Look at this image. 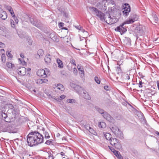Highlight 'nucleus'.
<instances>
[{"label":"nucleus","instance_id":"1","mask_svg":"<svg viewBox=\"0 0 159 159\" xmlns=\"http://www.w3.org/2000/svg\"><path fill=\"white\" fill-rule=\"evenodd\" d=\"M89 9L91 12L96 15L101 21L106 22L108 24H113L118 21V19L117 18L114 17H111L108 13H106L105 14L96 7H90Z\"/></svg>","mask_w":159,"mask_h":159},{"label":"nucleus","instance_id":"2","mask_svg":"<svg viewBox=\"0 0 159 159\" xmlns=\"http://www.w3.org/2000/svg\"><path fill=\"white\" fill-rule=\"evenodd\" d=\"M27 141L28 145L32 147L43 143L44 138L42 134L35 131L29 133L27 136Z\"/></svg>","mask_w":159,"mask_h":159},{"label":"nucleus","instance_id":"3","mask_svg":"<svg viewBox=\"0 0 159 159\" xmlns=\"http://www.w3.org/2000/svg\"><path fill=\"white\" fill-rule=\"evenodd\" d=\"M138 18V16L136 14H131L129 17V19L125 21L121 25L115 28V30L119 31L122 34L126 31V29L124 27V25L126 24H129L132 23L135 21L137 20Z\"/></svg>","mask_w":159,"mask_h":159},{"label":"nucleus","instance_id":"4","mask_svg":"<svg viewBox=\"0 0 159 159\" xmlns=\"http://www.w3.org/2000/svg\"><path fill=\"white\" fill-rule=\"evenodd\" d=\"M110 129L116 137L121 139L123 138V134L118 127L116 125H113L110 127Z\"/></svg>","mask_w":159,"mask_h":159},{"label":"nucleus","instance_id":"5","mask_svg":"<svg viewBox=\"0 0 159 159\" xmlns=\"http://www.w3.org/2000/svg\"><path fill=\"white\" fill-rule=\"evenodd\" d=\"M37 74L39 77L44 78L47 77L50 74V72L47 68H45L44 69H40L37 71Z\"/></svg>","mask_w":159,"mask_h":159},{"label":"nucleus","instance_id":"6","mask_svg":"<svg viewBox=\"0 0 159 159\" xmlns=\"http://www.w3.org/2000/svg\"><path fill=\"white\" fill-rule=\"evenodd\" d=\"M110 141V144L117 149H120L121 148L119 140L116 138L111 139Z\"/></svg>","mask_w":159,"mask_h":159},{"label":"nucleus","instance_id":"7","mask_svg":"<svg viewBox=\"0 0 159 159\" xmlns=\"http://www.w3.org/2000/svg\"><path fill=\"white\" fill-rule=\"evenodd\" d=\"M123 14L124 16H127L129 14V12L130 11V7L129 4L125 3L123 5Z\"/></svg>","mask_w":159,"mask_h":159},{"label":"nucleus","instance_id":"8","mask_svg":"<svg viewBox=\"0 0 159 159\" xmlns=\"http://www.w3.org/2000/svg\"><path fill=\"white\" fill-rule=\"evenodd\" d=\"M12 129V127L11 126H4L2 128H1V131L13 133H16Z\"/></svg>","mask_w":159,"mask_h":159},{"label":"nucleus","instance_id":"9","mask_svg":"<svg viewBox=\"0 0 159 159\" xmlns=\"http://www.w3.org/2000/svg\"><path fill=\"white\" fill-rule=\"evenodd\" d=\"M104 0L99 2L97 4L96 6L99 9L102 10H106V7L108 5L106 2H103Z\"/></svg>","mask_w":159,"mask_h":159},{"label":"nucleus","instance_id":"10","mask_svg":"<svg viewBox=\"0 0 159 159\" xmlns=\"http://www.w3.org/2000/svg\"><path fill=\"white\" fill-rule=\"evenodd\" d=\"M26 18H28L29 19L30 23L32 25L39 28H40L41 26L39 22H36V21L34 20V19L33 18L29 17L28 16H26Z\"/></svg>","mask_w":159,"mask_h":159},{"label":"nucleus","instance_id":"11","mask_svg":"<svg viewBox=\"0 0 159 159\" xmlns=\"http://www.w3.org/2000/svg\"><path fill=\"white\" fill-rule=\"evenodd\" d=\"M55 91L58 93H60L63 92L65 89L63 86L61 84H58L54 88Z\"/></svg>","mask_w":159,"mask_h":159},{"label":"nucleus","instance_id":"12","mask_svg":"<svg viewBox=\"0 0 159 159\" xmlns=\"http://www.w3.org/2000/svg\"><path fill=\"white\" fill-rule=\"evenodd\" d=\"M17 71L19 75L21 76L25 75L26 73V69L24 67H19Z\"/></svg>","mask_w":159,"mask_h":159},{"label":"nucleus","instance_id":"13","mask_svg":"<svg viewBox=\"0 0 159 159\" xmlns=\"http://www.w3.org/2000/svg\"><path fill=\"white\" fill-rule=\"evenodd\" d=\"M102 116L106 120L110 122H112L114 121V119L113 118L106 112H105L103 113Z\"/></svg>","mask_w":159,"mask_h":159},{"label":"nucleus","instance_id":"14","mask_svg":"<svg viewBox=\"0 0 159 159\" xmlns=\"http://www.w3.org/2000/svg\"><path fill=\"white\" fill-rule=\"evenodd\" d=\"M51 56L49 54H47L45 56L44 60L47 64L50 63L51 61Z\"/></svg>","mask_w":159,"mask_h":159},{"label":"nucleus","instance_id":"15","mask_svg":"<svg viewBox=\"0 0 159 159\" xmlns=\"http://www.w3.org/2000/svg\"><path fill=\"white\" fill-rule=\"evenodd\" d=\"M7 18L6 12L2 10H1V18L5 20Z\"/></svg>","mask_w":159,"mask_h":159},{"label":"nucleus","instance_id":"16","mask_svg":"<svg viewBox=\"0 0 159 159\" xmlns=\"http://www.w3.org/2000/svg\"><path fill=\"white\" fill-rule=\"evenodd\" d=\"M149 17L151 19V18L152 17L153 18V20H154L155 23H157L158 21V18L157 16H156L154 12H152V16H149Z\"/></svg>","mask_w":159,"mask_h":159},{"label":"nucleus","instance_id":"17","mask_svg":"<svg viewBox=\"0 0 159 159\" xmlns=\"http://www.w3.org/2000/svg\"><path fill=\"white\" fill-rule=\"evenodd\" d=\"M48 80L47 79H38L37 80L36 83L39 84H41L43 83L47 82Z\"/></svg>","mask_w":159,"mask_h":159},{"label":"nucleus","instance_id":"18","mask_svg":"<svg viewBox=\"0 0 159 159\" xmlns=\"http://www.w3.org/2000/svg\"><path fill=\"white\" fill-rule=\"evenodd\" d=\"M42 130L43 132V134H44L45 138L46 139H49L50 136L48 133L47 131L45 130V129L43 128H42Z\"/></svg>","mask_w":159,"mask_h":159},{"label":"nucleus","instance_id":"19","mask_svg":"<svg viewBox=\"0 0 159 159\" xmlns=\"http://www.w3.org/2000/svg\"><path fill=\"white\" fill-rule=\"evenodd\" d=\"M79 71V74L80 75V77L82 78H84L85 77L84 75V71L83 68H82L81 69L78 70Z\"/></svg>","mask_w":159,"mask_h":159},{"label":"nucleus","instance_id":"20","mask_svg":"<svg viewBox=\"0 0 159 159\" xmlns=\"http://www.w3.org/2000/svg\"><path fill=\"white\" fill-rule=\"evenodd\" d=\"M57 62L58 64V67L60 68H62L63 67V62L59 59H57Z\"/></svg>","mask_w":159,"mask_h":159},{"label":"nucleus","instance_id":"21","mask_svg":"<svg viewBox=\"0 0 159 159\" xmlns=\"http://www.w3.org/2000/svg\"><path fill=\"white\" fill-rule=\"evenodd\" d=\"M2 29L3 30H2L1 31V34L2 36H4L5 37H7V31L6 29L5 28L4 29L2 28Z\"/></svg>","mask_w":159,"mask_h":159},{"label":"nucleus","instance_id":"22","mask_svg":"<svg viewBox=\"0 0 159 159\" xmlns=\"http://www.w3.org/2000/svg\"><path fill=\"white\" fill-rule=\"evenodd\" d=\"M98 126L100 128H104L106 127V124L103 121L99 122L98 123Z\"/></svg>","mask_w":159,"mask_h":159},{"label":"nucleus","instance_id":"23","mask_svg":"<svg viewBox=\"0 0 159 159\" xmlns=\"http://www.w3.org/2000/svg\"><path fill=\"white\" fill-rule=\"evenodd\" d=\"M86 128L87 129L89 130V132L91 134H94V133H95V131L92 128L89 126H87L86 127Z\"/></svg>","mask_w":159,"mask_h":159},{"label":"nucleus","instance_id":"24","mask_svg":"<svg viewBox=\"0 0 159 159\" xmlns=\"http://www.w3.org/2000/svg\"><path fill=\"white\" fill-rule=\"evenodd\" d=\"M104 136L106 139L107 140H110L111 139V135L109 133H106L104 134Z\"/></svg>","mask_w":159,"mask_h":159},{"label":"nucleus","instance_id":"25","mask_svg":"<svg viewBox=\"0 0 159 159\" xmlns=\"http://www.w3.org/2000/svg\"><path fill=\"white\" fill-rule=\"evenodd\" d=\"M83 94H84L83 95V96L85 99L88 100H89L90 99V96L87 93H86V92H84Z\"/></svg>","mask_w":159,"mask_h":159},{"label":"nucleus","instance_id":"26","mask_svg":"<svg viewBox=\"0 0 159 159\" xmlns=\"http://www.w3.org/2000/svg\"><path fill=\"white\" fill-rule=\"evenodd\" d=\"M18 60L19 63L23 65V66H25L26 64V63L25 61L24 60L21 59L20 58H19Z\"/></svg>","mask_w":159,"mask_h":159},{"label":"nucleus","instance_id":"27","mask_svg":"<svg viewBox=\"0 0 159 159\" xmlns=\"http://www.w3.org/2000/svg\"><path fill=\"white\" fill-rule=\"evenodd\" d=\"M103 2L104 3L106 2L107 4H108V5L109 4L113 5L114 3V1L112 0H104Z\"/></svg>","mask_w":159,"mask_h":159},{"label":"nucleus","instance_id":"28","mask_svg":"<svg viewBox=\"0 0 159 159\" xmlns=\"http://www.w3.org/2000/svg\"><path fill=\"white\" fill-rule=\"evenodd\" d=\"M7 66L9 68L13 69L15 67L14 64L11 63L7 62Z\"/></svg>","mask_w":159,"mask_h":159},{"label":"nucleus","instance_id":"29","mask_svg":"<svg viewBox=\"0 0 159 159\" xmlns=\"http://www.w3.org/2000/svg\"><path fill=\"white\" fill-rule=\"evenodd\" d=\"M115 155L119 159H122L123 157L121 156V155L120 154V152L118 151H117V152H116V153L115 154Z\"/></svg>","mask_w":159,"mask_h":159},{"label":"nucleus","instance_id":"30","mask_svg":"<svg viewBox=\"0 0 159 159\" xmlns=\"http://www.w3.org/2000/svg\"><path fill=\"white\" fill-rule=\"evenodd\" d=\"M96 110L100 113L102 115V114L103 113L105 112L102 109L98 107H96Z\"/></svg>","mask_w":159,"mask_h":159},{"label":"nucleus","instance_id":"31","mask_svg":"<svg viewBox=\"0 0 159 159\" xmlns=\"http://www.w3.org/2000/svg\"><path fill=\"white\" fill-rule=\"evenodd\" d=\"M79 30L82 32L83 33H84L86 36L88 35V33L87 31H86L84 29H83L82 27H80Z\"/></svg>","mask_w":159,"mask_h":159},{"label":"nucleus","instance_id":"32","mask_svg":"<svg viewBox=\"0 0 159 159\" xmlns=\"http://www.w3.org/2000/svg\"><path fill=\"white\" fill-rule=\"evenodd\" d=\"M2 61L3 62H5L6 61V57L4 54H2L1 56Z\"/></svg>","mask_w":159,"mask_h":159},{"label":"nucleus","instance_id":"33","mask_svg":"<svg viewBox=\"0 0 159 159\" xmlns=\"http://www.w3.org/2000/svg\"><path fill=\"white\" fill-rule=\"evenodd\" d=\"M66 102L68 103H73L75 102V100L74 99H68L66 100Z\"/></svg>","mask_w":159,"mask_h":159},{"label":"nucleus","instance_id":"34","mask_svg":"<svg viewBox=\"0 0 159 159\" xmlns=\"http://www.w3.org/2000/svg\"><path fill=\"white\" fill-rule=\"evenodd\" d=\"M43 54L44 52L42 49H40L38 50V54L39 56L43 55Z\"/></svg>","mask_w":159,"mask_h":159},{"label":"nucleus","instance_id":"35","mask_svg":"<svg viewBox=\"0 0 159 159\" xmlns=\"http://www.w3.org/2000/svg\"><path fill=\"white\" fill-rule=\"evenodd\" d=\"M2 118L3 119V120H4L6 122H8L7 121L5 120L7 116V115L5 113H2Z\"/></svg>","mask_w":159,"mask_h":159},{"label":"nucleus","instance_id":"36","mask_svg":"<svg viewBox=\"0 0 159 159\" xmlns=\"http://www.w3.org/2000/svg\"><path fill=\"white\" fill-rule=\"evenodd\" d=\"M6 54L7 56L9 58H11L12 57V55L11 54L10 52L9 51H7L6 52Z\"/></svg>","mask_w":159,"mask_h":159},{"label":"nucleus","instance_id":"37","mask_svg":"<svg viewBox=\"0 0 159 159\" xmlns=\"http://www.w3.org/2000/svg\"><path fill=\"white\" fill-rule=\"evenodd\" d=\"M10 22L11 27L13 28H15V25L13 20L11 19L10 20Z\"/></svg>","mask_w":159,"mask_h":159},{"label":"nucleus","instance_id":"38","mask_svg":"<svg viewBox=\"0 0 159 159\" xmlns=\"http://www.w3.org/2000/svg\"><path fill=\"white\" fill-rule=\"evenodd\" d=\"M94 80L95 81L97 84H100V81L98 77H95L94 78Z\"/></svg>","mask_w":159,"mask_h":159},{"label":"nucleus","instance_id":"39","mask_svg":"<svg viewBox=\"0 0 159 159\" xmlns=\"http://www.w3.org/2000/svg\"><path fill=\"white\" fill-rule=\"evenodd\" d=\"M73 73L75 75H76L77 74V69L75 67H74L73 69Z\"/></svg>","mask_w":159,"mask_h":159},{"label":"nucleus","instance_id":"40","mask_svg":"<svg viewBox=\"0 0 159 159\" xmlns=\"http://www.w3.org/2000/svg\"><path fill=\"white\" fill-rule=\"evenodd\" d=\"M12 17L13 18L16 23V24H18V20L17 18V17H16L15 16L14 17Z\"/></svg>","mask_w":159,"mask_h":159},{"label":"nucleus","instance_id":"41","mask_svg":"<svg viewBox=\"0 0 159 159\" xmlns=\"http://www.w3.org/2000/svg\"><path fill=\"white\" fill-rule=\"evenodd\" d=\"M52 141L51 140H48L46 141L45 143L49 145H50L52 143Z\"/></svg>","mask_w":159,"mask_h":159},{"label":"nucleus","instance_id":"42","mask_svg":"<svg viewBox=\"0 0 159 159\" xmlns=\"http://www.w3.org/2000/svg\"><path fill=\"white\" fill-rule=\"evenodd\" d=\"M9 12H10V14H11V15L12 16V17H14L15 15L14 14V12H13L12 9L10 11H9Z\"/></svg>","mask_w":159,"mask_h":159},{"label":"nucleus","instance_id":"43","mask_svg":"<svg viewBox=\"0 0 159 159\" xmlns=\"http://www.w3.org/2000/svg\"><path fill=\"white\" fill-rule=\"evenodd\" d=\"M70 62L71 63L73 64L75 66H76L75 61L74 60L72 59V60L70 61Z\"/></svg>","mask_w":159,"mask_h":159},{"label":"nucleus","instance_id":"44","mask_svg":"<svg viewBox=\"0 0 159 159\" xmlns=\"http://www.w3.org/2000/svg\"><path fill=\"white\" fill-rule=\"evenodd\" d=\"M124 76L125 79L127 80L129 79V76L128 74H125Z\"/></svg>","mask_w":159,"mask_h":159},{"label":"nucleus","instance_id":"45","mask_svg":"<svg viewBox=\"0 0 159 159\" xmlns=\"http://www.w3.org/2000/svg\"><path fill=\"white\" fill-rule=\"evenodd\" d=\"M7 9L9 11H10L12 9V8L10 6H7L6 7Z\"/></svg>","mask_w":159,"mask_h":159},{"label":"nucleus","instance_id":"46","mask_svg":"<svg viewBox=\"0 0 159 159\" xmlns=\"http://www.w3.org/2000/svg\"><path fill=\"white\" fill-rule=\"evenodd\" d=\"M45 159H54L53 156L51 155H49L47 158H46Z\"/></svg>","mask_w":159,"mask_h":159},{"label":"nucleus","instance_id":"47","mask_svg":"<svg viewBox=\"0 0 159 159\" xmlns=\"http://www.w3.org/2000/svg\"><path fill=\"white\" fill-rule=\"evenodd\" d=\"M59 27H62L64 25V24L62 22H60L59 24Z\"/></svg>","mask_w":159,"mask_h":159},{"label":"nucleus","instance_id":"48","mask_svg":"<svg viewBox=\"0 0 159 159\" xmlns=\"http://www.w3.org/2000/svg\"><path fill=\"white\" fill-rule=\"evenodd\" d=\"M66 97V96L64 95H61L60 96V97L61 99H64Z\"/></svg>","mask_w":159,"mask_h":159},{"label":"nucleus","instance_id":"49","mask_svg":"<svg viewBox=\"0 0 159 159\" xmlns=\"http://www.w3.org/2000/svg\"><path fill=\"white\" fill-rule=\"evenodd\" d=\"M142 84H143V83L142 82V81H139V87L140 88L142 87H143V86H142Z\"/></svg>","mask_w":159,"mask_h":159},{"label":"nucleus","instance_id":"50","mask_svg":"<svg viewBox=\"0 0 159 159\" xmlns=\"http://www.w3.org/2000/svg\"><path fill=\"white\" fill-rule=\"evenodd\" d=\"M83 68L82 66H81V65H78L77 66V68L78 70H80V69H81L82 68Z\"/></svg>","mask_w":159,"mask_h":159},{"label":"nucleus","instance_id":"51","mask_svg":"<svg viewBox=\"0 0 159 159\" xmlns=\"http://www.w3.org/2000/svg\"><path fill=\"white\" fill-rule=\"evenodd\" d=\"M109 148H110V149L111 151L112 152H114V151L115 150L114 148H112V147L109 146Z\"/></svg>","mask_w":159,"mask_h":159},{"label":"nucleus","instance_id":"52","mask_svg":"<svg viewBox=\"0 0 159 159\" xmlns=\"http://www.w3.org/2000/svg\"><path fill=\"white\" fill-rule=\"evenodd\" d=\"M70 85L72 88H74L75 87V85L73 83H70Z\"/></svg>","mask_w":159,"mask_h":159},{"label":"nucleus","instance_id":"53","mask_svg":"<svg viewBox=\"0 0 159 159\" xmlns=\"http://www.w3.org/2000/svg\"><path fill=\"white\" fill-rule=\"evenodd\" d=\"M64 16L66 17H68V14L67 13H66L65 12H64Z\"/></svg>","mask_w":159,"mask_h":159},{"label":"nucleus","instance_id":"54","mask_svg":"<svg viewBox=\"0 0 159 159\" xmlns=\"http://www.w3.org/2000/svg\"><path fill=\"white\" fill-rule=\"evenodd\" d=\"M5 47V45L3 43L1 42V48H4Z\"/></svg>","mask_w":159,"mask_h":159},{"label":"nucleus","instance_id":"55","mask_svg":"<svg viewBox=\"0 0 159 159\" xmlns=\"http://www.w3.org/2000/svg\"><path fill=\"white\" fill-rule=\"evenodd\" d=\"M20 57H21L22 58H25V56L24 54L23 53H21L20 54Z\"/></svg>","mask_w":159,"mask_h":159},{"label":"nucleus","instance_id":"56","mask_svg":"<svg viewBox=\"0 0 159 159\" xmlns=\"http://www.w3.org/2000/svg\"><path fill=\"white\" fill-rule=\"evenodd\" d=\"M157 84L158 88V89L159 90V81L157 80Z\"/></svg>","mask_w":159,"mask_h":159},{"label":"nucleus","instance_id":"57","mask_svg":"<svg viewBox=\"0 0 159 159\" xmlns=\"http://www.w3.org/2000/svg\"><path fill=\"white\" fill-rule=\"evenodd\" d=\"M108 86H104V89L107 90H108Z\"/></svg>","mask_w":159,"mask_h":159},{"label":"nucleus","instance_id":"58","mask_svg":"<svg viewBox=\"0 0 159 159\" xmlns=\"http://www.w3.org/2000/svg\"><path fill=\"white\" fill-rule=\"evenodd\" d=\"M5 92L3 90L1 89V94L2 93L3 94H4Z\"/></svg>","mask_w":159,"mask_h":159},{"label":"nucleus","instance_id":"59","mask_svg":"<svg viewBox=\"0 0 159 159\" xmlns=\"http://www.w3.org/2000/svg\"><path fill=\"white\" fill-rule=\"evenodd\" d=\"M61 155L62 156H63L65 155V153L63 152H61Z\"/></svg>","mask_w":159,"mask_h":159},{"label":"nucleus","instance_id":"60","mask_svg":"<svg viewBox=\"0 0 159 159\" xmlns=\"http://www.w3.org/2000/svg\"><path fill=\"white\" fill-rule=\"evenodd\" d=\"M155 133L156 134L158 135L159 136V132L158 131H156V132Z\"/></svg>","mask_w":159,"mask_h":159},{"label":"nucleus","instance_id":"61","mask_svg":"<svg viewBox=\"0 0 159 159\" xmlns=\"http://www.w3.org/2000/svg\"><path fill=\"white\" fill-rule=\"evenodd\" d=\"M84 37H80V40H83V39H84Z\"/></svg>","mask_w":159,"mask_h":159},{"label":"nucleus","instance_id":"62","mask_svg":"<svg viewBox=\"0 0 159 159\" xmlns=\"http://www.w3.org/2000/svg\"><path fill=\"white\" fill-rule=\"evenodd\" d=\"M80 26H75V27L78 29L79 30V29L80 28Z\"/></svg>","mask_w":159,"mask_h":159},{"label":"nucleus","instance_id":"63","mask_svg":"<svg viewBox=\"0 0 159 159\" xmlns=\"http://www.w3.org/2000/svg\"><path fill=\"white\" fill-rule=\"evenodd\" d=\"M0 51H1V52H2V51L4 52V49H1Z\"/></svg>","mask_w":159,"mask_h":159},{"label":"nucleus","instance_id":"64","mask_svg":"<svg viewBox=\"0 0 159 159\" xmlns=\"http://www.w3.org/2000/svg\"><path fill=\"white\" fill-rule=\"evenodd\" d=\"M117 151L115 150L114 151V152H113L114 153V154L115 155V154L116 153V152H117Z\"/></svg>","mask_w":159,"mask_h":159}]
</instances>
